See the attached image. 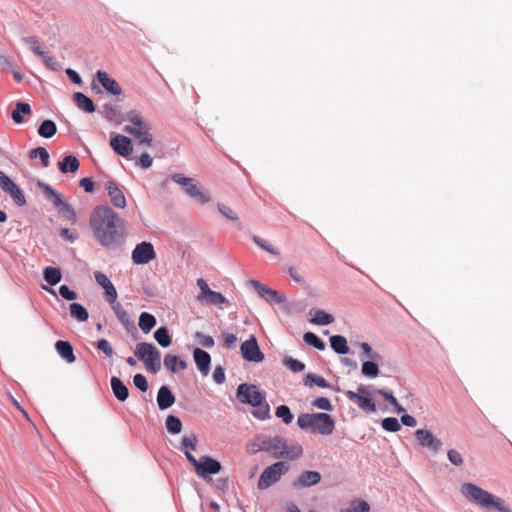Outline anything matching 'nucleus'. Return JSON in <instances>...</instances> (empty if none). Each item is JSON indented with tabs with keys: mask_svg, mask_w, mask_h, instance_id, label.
<instances>
[{
	"mask_svg": "<svg viewBox=\"0 0 512 512\" xmlns=\"http://www.w3.org/2000/svg\"><path fill=\"white\" fill-rule=\"evenodd\" d=\"M37 186L42 190L46 198L52 202L53 206L59 211V213L62 214L64 218L71 222H75L77 220L76 212L70 204L63 200L62 195L59 192H57L50 185L43 182H38Z\"/></svg>",
	"mask_w": 512,
	"mask_h": 512,
	"instance_id": "423d86ee",
	"label": "nucleus"
},
{
	"mask_svg": "<svg viewBox=\"0 0 512 512\" xmlns=\"http://www.w3.org/2000/svg\"><path fill=\"white\" fill-rule=\"evenodd\" d=\"M57 353L68 363H73L76 357L73 352V347L68 341L58 340L55 343Z\"/></svg>",
	"mask_w": 512,
	"mask_h": 512,
	"instance_id": "393cba45",
	"label": "nucleus"
},
{
	"mask_svg": "<svg viewBox=\"0 0 512 512\" xmlns=\"http://www.w3.org/2000/svg\"><path fill=\"white\" fill-rule=\"evenodd\" d=\"M289 470V465L284 461L276 462L263 470L261 473L257 488L259 490H266L273 484L277 483L282 475Z\"/></svg>",
	"mask_w": 512,
	"mask_h": 512,
	"instance_id": "0eeeda50",
	"label": "nucleus"
},
{
	"mask_svg": "<svg viewBox=\"0 0 512 512\" xmlns=\"http://www.w3.org/2000/svg\"><path fill=\"white\" fill-rule=\"evenodd\" d=\"M111 147L122 157H127L132 151V145L129 138L117 135L110 141Z\"/></svg>",
	"mask_w": 512,
	"mask_h": 512,
	"instance_id": "4be33fe9",
	"label": "nucleus"
},
{
	"mask_svg": "<svg viewBox=\"0 0 512 512\" xmlns=\"http://www.w3.org/2000/svg\"><path fill=\"white\" fill-rule=\"evenodd\" d=\"M133 383L134 385L141 391L146 392L148 389V382L144 375L142 374H136L133 377Z\"/></svg>",
	"mask_w": 512,
	"mask_h": 512,
	"instance_id": "bf43d9fd",
	"label": "nucleus"
},
{
	"mask_svg": "<svg viewBox=\"0 0 512 512\" xmlns=\"http://www.w3.org/2000/svg\"><path fill=\"white\" fill-rule=\"evenodd\" d=\"M204 300L210 304V305H215V306H218V305H221V304H224L227 302V299L224 297L223 294H221L220 292H216V291H211L209 292V294L204 298Z\"/></svg>",
	"mask_w": 512,
	"mask_h": 512,
	"instance_id": "c03bdc74",
	"label": "nucleus"
},
{
	"mask_svg": "<svg viewBox=\"0 0 512 512\" xmlns=\"http://www.w3.org/2000/svg\"><path fill=\"white\" fill-rule=\"evenodd\" d=\"M128 121L130 124L125 127V131L133 135L140 143L150 144L152 135L149 132L148 124L143 121L142 116L132 111L128 115Z\"/></svg>",
	"mask_w": 512,
	"mask_h": 512,
	"instance_id": "6e6552de",
	"label": "nucleus"
},
{
	"mask_svg": "<svg viewBox=\"0 0 512 512\" xmlns=\"http://www.w3.org/2000/svg\"><path fill=\"white\" fill-rule=\"evenodd\" d=\"M312 312H314V317L311 319V322L315 325H329L334 321L333 315L322 309L311 310L310 313Z\"/></svg>",
	"mask_w": 512,
	"mask_h": 512,
	"instance_id": "7c9ffc66",
	"label": "nucleus"
},
{
	"mask_svg": "<svg viewBox=\"0 0 512 512\" xmlns=\"http://www.w3.org/2000/svg\"><path fill=\"white\" fill-rule=\"evenodd\" d=\"M360 348L367 358H370L372 360H380L381 359L380 354L373 351L371 346L368 343H366V342L360 343Z\"/></svg>",
	"mask_w": 512,
	"mask_h": 512,
	"instance_id": "13d9d810",
	"label": "nucleus"
},
{
	"mask_svg": "<svg viewBox=\"0 0 512 512\" xmlns=\"http://www.w3.org/2000/svg\"><path fill=\"white\" fill-rule=\"evenodd\" d=\"M157 321L154 315L148 312H142L139 317V327L145 333H149L156 325Z\"/></svg>",
	"mask_w": 512,
	"mask_h": 512,
	"instance_id": "c756f323",
	"label": "nucleus"
},
{
	"mask_svg": "<svg viewBox=\"0 0 512 512\" xmlns=\"http://www.w3.org/2000/svg\"><path fill=\"white\" fill-rule=\"evenodd\" d=\"M69 310L71 317L79 322H85L89 318L87 309L79 303H71Z\"/></svg>",
	"mask_w": 512,
	"mask_h": 512,
	"instance_id": "c85d7f7f",
	"label": "nucleus"
},
{
	"mask_svg": "<svg viewBox=\"0 0 512 512\" xmlns=\"http://www.w3.org/2000/svg\"><path fill=\"white\" fill-rule=\"evenodd\" d=\"M30 160L39 158L40 160H49V153L44 147H37L29 152Z\"/></svg>",
	"mask_w": 512,
	"mask_h": 512,
	"instance_id": "864d4df0",
	"label": "nucleus"
},
{
	"mask_svg": "<svg viewBox=\"0 0 512 512\" xmlns=\"http://www.w3.org/2000/svg\"><path fill=\"white\" fill-rule=\"evenodd\" d=\"M0 188L4 193L10 196L15 205L19 207L26 205V198L23 191L3 171H0Z\"/></svg>",
	"mask_w": 512,
	"mask_h": 512,
	"instance_id": "9d476101",
	"label": "nucleus"
},
{
	"mask_svg": "<svg viewBox=\"0 0 512 512\" xmlns=\"http://www.w3.org/2000/svg\"><path fill=\"white\" fill-rule=\"evenodd\" d=\"M415 437L418 444L423 448H428L433 452H438L441 449L442 441L436 438L433 433L427 429H417Z\"/></svg>",
	"mask_w": 512,
	"mask_h": 512,
	"instance_id": "dca6fc26",
	"label": "nucleus"
},
{
	"mask_svg": "<svg viewBox=\"0 0 512 512\" xmlns=\"http://www.w3.org/2000/svg\"><path fill=\"white\" fill-rule=\"evenodd\" d=\"M135 356L144 363L145 368L156 374L161 369V354L160 351L148 342H140L136 345L134 350Z\"/></svg>",
	"mask_w": 512,
	"mask_h": 512,
	"instance_id": "20e7f679",
	"label": "nucleus"
},
{
	"mask_svg": "<svg viewBox=\"0 0 512 512\" xmlns=\"http://www.w3.org/2000/svg\"><path fill=\"white\" fill-rule=\"evenodd\" d=\"M96 76L103 88L110 94L119 96L122 93V89L118 82L111 78L107 72L98 71Z\"/></svg>",
	"mask_w": 512,
	"mask_h": 512,
	"instance_id": "412c9836",
	"label": "nucleus"
},
{
	"mask_svg": "<svg viewBox=\"0 0 512 512\" xmlns=\"http://www.w3.org/2000/svg\"><path fill=\"white\" fill-rule=\"evenodd\" d=\"M173 182L182 187L184 192L200 204H206L211 200L210 194L193 178L182 173H175L171 176Z\"/></svg>",
	"mask_w": 512,
	"mask_h": 512,
	"instance_id": "39448f33",
	"label": "nucleus"
},
{
	"mask_svg": "<svg viewBox=\"0 0 512 512\" xmlns=\"http://www.w3.org/2000/svg\"><path fill=\"white\" fill-rule=\"evenodd\" d=\"M282 451L285 453L284 457H288L290 459H297L303 453V449L299 444H293L291 446L287 445V448L282 449Z\"/></svg>",
	"mask_w": 512,
	"mask_h": 512,
	"instance_id": "de8ad7c7",
	"label": "nucleus"
},
{
	"mask_svg": "<svg viewBox=\"0 0 512 512\" xmlns=\"http://www.w3.org/2000/svg\"><path fill=\"white\" fill-rule=\"evenodd\" d=\"M187 460L194 467L198 476L205 478L208 475L217 474L221 471V463L209 456H202L199 460L188 450L185 451Z\"/></svg>",
	"mask_w": 512,
	"mask_h": 512,
	"instance_id": "1a4fd4ad",
	"label": "nucleus"
},
{
	"mask_svg": "<svg viewBox=\"0 0 512 512\" xmlns=\"http://www.w3.org/2000/svg\"><path fill=\"white\" fill-rule=\"evenodd\" d=\"M262 447L264 452L272 454L274 458H282L285 454L282 449L287 448V440L280 436L264 438Z\"/></svg>",
	"mask_w": 512,
	"mask_h": 512,
	"instance_id": "2eb2a0df",
	"label": "nucleus"
},
{
	"mask_svg": "<svg viewBox=\"0 0 512 512\" xmlns=\"http://www.w3.org/2000/svg\"><path fill=\"white\" fill-rule=\"evenodd\" d=\"M255 409L252 414L255 418L259 420H266L270 418V407L267 402H262L257 406H253Z\"/></svg>",
	"mask_w": 512,
	"mask_h": 512,
	"instance_id": "e433bc0d",
	"label": "nucleus"
},
{
	"mask_svg": "<svg viewBox=\"0 0 512 512\" xmlns=\"http://www.w3.org/2000/svg\"><path fill=\"white\" fill-rule=\"evenodd\" d=\"M182 447L184 452L188 450L191 453V450H196L198 439L195 434L185 435L181 440Z\"/></svg>",
	"mask_w": 512,
	"mask_h": 512,
	"instance_id": "a18cd8bd",
	"label": "nucleus"
},
{
	"mask_svg": "<svg viewBox=\"0 0 512 512\" xmlns=\"http://www.w3.org/2000/svg\"><path fill=\"white\" fill-rule=\"evenodd\" d=\"M303 339L307 344L315 347L318 350L325 349L324 342L316 334L312 332H306L303 336Z\"/></svg>",
	"mask_w": 512,
	"mask_h": 512,
	"instance_id": "37998d69",
	"label": "nucleus"
},
{
	"mask_svg": "<svg viewBox=\"0 0 512 512\" xmlns=\"http://www.w3.org/2000/svg\"><path fill=\"white\" fill-rule=\"evenodd\" d=\"M375 361L376 360L371 359V361H364L362 363V367H361L362 375H364L365 377H368V378H375L378 376L379 366Z\"/></svg>",
	"mask_w": 512,
	"mask_h": 512,
	"instance_id": "c9c22d12",
	"label": "nucleus"
},
{
	"mask_svg": "<svg viewBox=\"0 0 512 512\" xmlns=\"http://www.w3.org/2000/svg\"><path fill=\"white\" fill-rule=\"evenodd\" d=\"M382 428L389 432H397L401 429V425L397 418L387 417L382 420Z\"/></svg>",
	"mask_w": 512,
	"mask_h": 512,
	"instance_id": "49530a36",
	"label": "nucleus"
},
{
	"mask_svg": "<svg viewBox=\"0 0 512 512\" xmlns=\"http://www.w3.org/2000/svg\"><path fill=\"white\" fill-rule=\"evenodd\" d=\"M217 207H218V210L221 213V215L223 217H225L226 219L231 220V221L238 220L237 213L230 207H228L224 204H220V203L217 205Z\"/></svg>",
	"mask_w": 512,
	"mask_h": 512,
	"instance_id": "603ef678",
	"label": "nucleus"
},
{
	"mask_svg": "<svg viewBox=\"0 0 512 512\" xmlns=\"http://www.w3.org/2000/svg\"><path fill=\"white\" fill-rule=\"evenodd\" d=\"M349 509L352 512H370V505L365 500L357 499L351 502V508Z\"/></svg>",
	"mask_w": 512,
	"mask_h": 512,
	"instance_id": "8fccbe9b",
	"label": "nucleus"
},
{
	"mask_svg": "<svg viewBox=\"0 0 512 512\" xmlns=\"http://www.w3.org/2000/svg\"><path fill=\"white\" fill-rule=\"evenodd\" d=\"M305 385H312L315 384L318 387L321 388H328L330 385L329 383L321 376H318L313 373H308L304 378Z\"/></svg>",
	"mask_w": 512,
	"mask_h": 512,
	"instance_id": "ea45409f",
	"label": "nucleus"
},
{
	"mask_svg": "<svg viewBox=\"0 0 512 512\" xmlns=\"http://www.w3.org/2000/svg\"><path fill=\"white\" fill-rule=\"evenodd\" d=\"M105 189L107 190L110 197V202L114 207L120 209L126 207L125 195L117 182L114 180H108L105 183Z\"/></svg>",
	"mask_w": 512,
	"mask_h": 512,
	"instance_id": "a211bd4d",
	"label": "nucleus"
},
{
	"mask_svg": "<svg viewBox=\"0 0 512 512\" xmlns=\"http://www.w3.org/2000/svg\"><path fill=\"white\" fill-rule=\"evenodd\" d=\"M89 222L94 238L101 246L115 248L124 242V220L109 206L95 207Z\"/></svg>",
	"mask_w": 512,
	"mask_h": 512,
	"instance_id": "f257e3e1",
	"label": "nucleus"
},
{
	"mask_svg": "<svg viewBox=\"0 0 512 512\" xmlns=\"http://www.w3.org/2000/svg\"><path fill=\"white\" fill-rule=\"evenodd\" d=\"M250 283L258 295L269 303H282L286 300L283 294H280L257 280H251Z\"/></svg>",
	"mask_w": 512,
	"mask_h": 512,
	"instance_id": "f3484780",
	"label": "nucleus"
},
{
	"mask_svg": "<svg viewBox=\"0 0 512 512\" xmlns=\"http://www.w3.org/2000/svg\"><path fill=\"white\" fill-rule=\"evenodd\" d=\"M56 131V124L52 120H44L38 128V134L44 138L53 137Z\"/></svg>",
	"mask_w": 512,
	"mask_h": 512,
	"instance_id": "f704fd0d",
	"label": "nucleus"
},
{
	"mask_svg": "<svg viewBox=\"0 0 512 512\" xmlns=\"http://www.w3.org/2000/svg\"><path fill=\"white\" fill-rule=\"evenodd\" d=\"M275 415L281 418L285 424H290L293 420V414L287 405H280L276 408Z\"/></svg>",
	"mask_w": 512,
	"mask_h": 512,
	"instance_id": "79ce46f5",
	"label": "nucleus"
},
{
	"mask_svg": "<svg viewBox=\"0 0 512 512\" xmlns=\"http://www.w3.org/2000/svg\"><path fill=\"white\" fill-rule=\"evenodd\" d=\"M196 338H197L199 344L205 348H212L214 346V339L210 335H206L201 332H197Z\"/></svg>",
	"mask_w": 512,
	"mask_h": 512,
	"instance_id": "4d7b16f0",
	"label": "nucleus"
},
{
	"mask_svg": "<svg viewBox=\"0 0 512 512\" xmlns=\"http://www.w3.org/2000/svg\"><path fill=\"white\" fill-rule=\"evenodd\" d=\"M43 276L45 281L51 285L54 286L58 284L61 281L62 274L59 268L56 267H46L43 271Z\"/></svg>",
	"mask_w": 512,
	"mask_h": 512,
	"instance_id": "2f4dec72",
	"label": "nucleus"
},
{
	"mask_svg": "<svg viewBox=\"0 0 512 512\" xmlns=\"http://www.w3.org/2000/svg\"><path fill=\"white\" fill-rule=\"evenodd\" d=\"M60 170L63 173L75 172L79 169L80 162H58Z\"/></svg>",
	"mask_w": 512,
	"mask_h": 512,
	"instance_id": "680f3d73",
	"label": "nucleus"
},
{
	"mask_svg": "<svg viewBox=\"0 0 512 512\" xmlns=\"http://www.w3.org/2000/svg\"><path fill=\"white\" fill-rule=\"evenodd\" d=\"M30 113L31 107L28 103L18 102L16 104V108L12 112L11 117L15 123L19 124L23 122L22 114L29 115Z\"/></svg>",
	"mask_w": 512,
	"mask_h": 512,
	"instance_id": "72a5a7b5",
	"label": "nucleus"
},
{
	"mask_svg": "<svg viewBox=\"0 0 512 512\" xmlns=\"http://www.w3.org/2000/svg\"><path fill=\"white\" fill-rule=\"evenodd\" d=\"M111 308L118 319V321L126 328L134 324L128 311L122 306L121 303L115 302L111 304Z\"/></svg>",
	"mask_w": 512,
	"mask_h": 512,
	"instance_id": "a878e982",
	"label": "nucleus"
},
{
	"mask_svg": "<svg viewBox=\"0 0 512 512\" xmlns=\"http://www.w3.org/2000/svg\"><path fill=\"white\" fill-rule=\"evenodd\" d=\"M197 285L199 287V289L201 290V294L198 295V300L199 301H204V298L209 294V292H211L212 290L209 288L207 282L200 278L197 280Z\"/></svg>",
	"mask_w": 512,
	"mask_h": 512,
	"instance_id": "e2e57ef3",
	"label": "nucleus"
},
{
	"mask_svg": "<svg viewBox=\"0 0 512 512\" xmlns=\"http://www.w3.org/2000/svg\"><path fill=\"white\" fill-rule=\"evenodd\" d=\"M330 346L335 353L344 355L349 352L347 340L344 336L334 335L330 337Z\"/></svg>",
	"mask_w": 512,
	"mask_h": 512,
	"instance_id": "bb28decb",
	"label": "nucleus"
},
{
	"mask_svg": "<svg viewBox=\"0 0 512 512\" xmlns=\"http://www.w3.org/2000/svg\"><path fill=\"white\" fill-rule=\"evenodd\" d=\"M95 280L98 285H100L103 289L113 284L110 279L102 272H95L94 274Z\"/></svg>",
	"mask_w": 512,
	"mask_h": 512,
	"instance_id": "69168bd1",
	"label": "nucleus"
},
{
	"mask_svg": "<svg viewBox=\"0 0 512 512\" xmlns=\"http://www.w3.org/2000/svg\"><path fill=\"white\" fill-rule=\"evenodd\" d=\"M96 347L98 350L102 351L107 358H112L114 355V350L107 339H100L96 343Z\"/></svg>",
	"mask_w": 512,
	"mask_h": 512,
	"instance_id": "09e8293b",
	"label": "nucleus"
},
{
	"mask_svg": "<svg viewBox=\"0 0 512 512\" xmlns=\"http://www.w3.org/2000/svg\"><path fill=\"white\" fill-rule=\"evenodd\" d=\"M178 357L172 354H167L164 357V366L171 373L178 372L177 368Z\"/></svg>",
	"mask_w": 512,
	"mask_h": 512,
	"instance_id": "3c124183",
	"label": "nucleus"
},
{
	"mask_svg": "<svg viewBox=\"0 0 512 512\" xmlns=\"http://www.w3.org/2000/svg\"><path fill=\"white\" fill-rule=\"evenodd\" d=\"M460 492L471 503L483 509L494 510L496 512L512 511L511 507L503 498L482 489L476 484L470 482L463 483L460 487Z\"/></svg>",
	"mask_w": 512,
	"mask_h": 512,
	"instance_id": "f03ea898",
	"label": "nucleus"
},
{
	"mask_svg": "<svg viewBox=\"0 0 512 512\" xmlns=\"http://www.w3.org/2000/svg\"><path fill=\"white\" fill-rule=\"evenodd\" d=\"M74 101L77 107L85 112L92 113L95 111L93 101L81 92H76L74 94Z\"/></svg>",
	"mask_w": 512,
	"mask_h": 512,
	"instance_id": "cd10ccee",
	"label": "nucleus"
},
{
	"mask_svg": "<svg viewBox=\"0 0 512 512\" xmlns=\"http://www.w3.org/2000/svg\"><path fill=\"white\" fill-rule=\"evenodd\" d=\"M225 372L222 366H217L213 372V380L216 384H223L225 382Z\"/></svg>",
	"mask_w": 512,
	"mask_h": 512,
	"instance_id": "338daca9",
	"label": "nucleus"
},
{
	"mask_svg": "<svg viewBox=\"0 0 512 512\" xmlns=\"http://www.w3.org/2000/svg\"><path fill=\"white\" fill-rule=\"evenodd\" d=\"M111 388L113 391L114 396L121 402H124L128 396H129V390L128 387L124 384V382L116 377L113 376L110 380Z\"/></svg>",
	"mask_w": 512,
	"mask_h": 512,
	"instance_id": "b1692460",
	"label": "nucleus"
},
{
	"mask_svg": "<svg viewBox=\"0 0 512 512\" xmlns=\"http://www.w3.org/2000/svg\"><path fill=\"white\" fill-rule=\"evenodd\" d=\"M297 425L300 429L317 433L322 436H329L335 430V421L330 414L302 413L297 418Z\"/></svg>",
	"mask_w": 512,
	"mask_h": 512,
	"instance_id": "7ed1b4c3",
	"label": "nucleus"
},
{
	"mask_svg": "<svg viewBox=\"0 0 512 512\" xmlns=\"http://www.w3.org/2000/svg\"><path fill=\"white\" fill-rule=\"evenodd\" d=\"M154 338L161 347H168L172 343L167 327L161 326L154 332Z\"/></svg>",
	"mask_w": 512,
	"mask_h": 512,
	"instance_id": "473e14b6",
	"label": "nucleus"
},
{
	"mask_svg": "<svg viewBox=\"0 0 512 512\" xmlns=\"http://www.w3.org/2000/svg\"><path fill=\"white\" fill-rule=\"evenodd\" d=\"M156 258L152 243L143 241L137 244L132 251V261L136 265H145Z\"/></svg>",
	"mask_w": 512,
	"mask_h": 512,
	"instance_id": "ddd939ff",
	"label": "nucleus"
},
{
	"mask_svg": "<svg viewBox=\"0 0 512 512\" xmlns=\"http://www.w3.org/2000/svg\"><path fill=\"white\" fill-rule=\"evenodd\" d=\"M321 474L318 471H304L293 482L295 489L309 488L321 481Z\"/></svg>",
	"mask_w": 512,
	"mask_h": 512,
	"instance_id": "6ab92c4d",
	"label": "nucleus"
},
{
	"mask_svg": "<svg viewBox=\"0 0 512 512\" xmlns=\"http://www.w3.org/2000/svg\"><path fill=\"white\" fill-rule=\"evenodd\" d=\"M252 240L258 247H260L264 251L275 256H278L280 254L275 247H273L270 243H268L265 239L261 238L260 236L254 235L252 237Z\"/></svg>",
	"mask_w": 512,
	"mask_h": 512,
	"instance_id": "a19ab883",
	"label": "nucleus"
},
{
	"mask_svg": "<svg viewBox=\"0 0 512 512\" xmlns=\"http://www.w3.org/2000/svg\"><path fill=\"white\" fill-rule=\"evenodd\" d=\"M104 290L107 301L109 302L110 305L117 302V291L113 284H110V286H108Z\"/></svg>",
	"mask_w": 512,
	"mask_h": 512,
	"instance_id": "774afa93",
	"label": "nucleus"
},
{
	"mask_svg": "<svg viewBox=\"0 0 512 512\" xmlns=\"http://www.w3.org/2000/svg\"><path fill=\"white\" fill-rule=\"evenodd\" d=\"M447 457L448 460L455 466H461L463 464L462 455L457 450H448Z\"/></svg>",
	"mask_w": 512,
	"mask_h": 512,
	"instance_id": "052dcab7",
	"label": "nucleus"
},
{
	"mask_svg": "<svg viewBox=\"0 0 512 512\" xmlns=\"http://www.w3.org/2000/svg\"><path fill=\"white\" fill-rule=\"evenodd\" d=\"M283 364L294 373L301 372L305 369V364L303 362L290 356L284 357Z\"/></svg>",
	"mask_w": 512,
	"mask_h": 512,
	"instance_id": "58836bf2",
	"label": "nucleus"
},
{
	"mask_svg": "<svg viewBox=\"0 0 512 512\" xmlns=\"http://www.w3.org/2000/svg\"><path fill=\"white\" fill-rule=\"evenodd\" d=\"M240 352L242 358L246 361L259 363L264 360V354L259 348L256 337L253 335L241 344Z\"/></svg>",
	"mask_w": 512,
	"mask_h": 512,
	"instance_id": "4468645a",
	"label": "nucleus"
},
{
	"mask_svg": "<svg viewBox=\"0 0 512 512\" xmlns=\"http://www.w3.org/2000/svg\"><path fill=\"white\" fill-rule=\"evenodd\" d=\"M377 393L381 395L384 398V400L390 403L391 405L397 404V399L394 397L393 392L390 389H379Z\"/></svg>",
	"mask_w": 512,
	"mask_h": 512,
	"instance_id": "0e129e2a",
	"label": "nucleus"
},
{
	"mask_svg": "<svg viewBox=\"0 0 512 512\" xmlns=\"http://www.w3.org/2000/svg\"><path fill=\"white\" fill-rule=\"evenodd\" d=\"M166 428L171 434H179L182 430V422L178 417L169 415L166 418Z\"/></svg>",
	"mask_w": 512,
	"mask_h": 512,
	"instance_id": "4c0bfd02",
	"label": "nucleus"
},
{
	"mask_svg": "<svg viewBox=\"0 0 512 512\" xmlns=\"http://www.w3.org/2000/svg\"><path fill=\"white\" fill-rule=\"evenodd\" d=\"M194 361L200 373L207 376L210 371L211 356L201 348H195L193 351Z\"/></svg>",
	"mask_w": 512,
	"mask_h": 512,
	"instance_id": "aec40b11",
	"label": "nucleus"
},
{
	"mask_svg": "<svg viewBox=\"0 0 512 512\" xmlns=\"http://www.w3.org/2000/svg\"><path fill=\"white\" fill-rule=\"evenodd\" d=\"M59 294L62 298L73 301L76 300L78 295L75 291L71 290L67 285H61L59 287Z\"/></svg>",
	"mask_w": 512,
	"mask_h": 512,
	"instance_id": "6e6d98bb",
	"label": "nucleus"
},
{
	"mask_svg": "<svg viewBox=\"0 0 512 512\" xmlns=\"http://www.w3.org/2000/svg\"><path fill=\"white\" fill-rule=\"evenodd\" d=\"M237 397L240 402L257 406L264 402V395L256 385L242 383L237 388Z\"/></svg>",
	"mask_w": 512,
	"mask_h": 512,
	"instance_id": "9b49d317",
	"label": "nucleus"
},
{
	"mask_svg": "<svg viewBox=\"0 0 512 512\" xmlns=\"http://www.w3.org/2000/svg\"><path fill=\"white\" fill-rule=\"evenodd\" d=\"M345 394L349 400L356 402L362 410L370 413L376 411V405L364 385H359L357 392L348 390Z\"/></svg>",
	"mask_w": 512,
	"mask_h": 512,
	"instance_id": "f8f14e48",
	"label": "nucleus"
},
{
	"mask_svg": "<svg viewBox=\"0 0 512 512\" xmlns=\"http://www.w3.org/2000/svg\"><path fill=\"white\" fill-rule=\"evenodd\" d=\"M157 404L160 410H166L175 403V396L168 386H161L157 393Z\"/></svg>",
	"mask_w": 512,
	"mask_h": 512,
	"instance_id": "5701e85b",
	"label": "nucleus"
},
{
	"mask_svg": "<svg viewBox=\"0 0 512 512\" xmlns=\"http://www.w3.org/2000/svg\"><path fill=\"white\" fill-rule=\"evenodd\" d=\"M312 406L325 411H331L333 409L332 404L327 397L316 398L313 400Z\"/></svg>",
	"mask_w": 512,
	"mask_h": 512,
	"instance_id": "5fc2aeb1",
	"label": "nucleus"
}]
</instances>
